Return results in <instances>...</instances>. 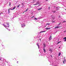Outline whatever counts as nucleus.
I'll list each match as a JSON object with an SVG mask.
<instances>
[{
	"label": "nucleus",
	"mask_w": 66,
	"mask_h": 66,
	"mask_svg": "<svg viewBox=\"0 0 66 66\" xmlns=\"http://www.w3.org/2000/svg\"><path fill=\"white\" fill-rule=\"evenodd\" d=\"M16 6H14V7L13 8V9H11V10H15V9H16Z\"/></svg>",
	"instance_id": "f257e3e1"
},
{
	"label": "nucleus",
	"mask_w": 66,
	"mask_h": 66,
	"mask_svg": "<svg viewBox=\"0 0 66 66\" xmlns=\"http://www.w3.org/2000/svg\"><path fill=\"white\" fill-rule=\"evenodd\" d=\"M49 51L51 52H52V50L51 48H50L49 50Z\"/></svg>",
	"instance_id": "f03ea898"
},
{
	"label": "nucleus",
	"mask_w": 66,
	"mask_h": 66,
	"mask_svg": "<svg viewBox=\"0 0 66 66\" xmlns=\"http://www.w3.org/2000/svg\"><path fill=\"white\" fill-rule=\"evenodd\" d=\"M38 4H39V3L37 2L35 4H34L33 5H38Z\"/></svg>",
	"instance_id": "7ed1b4c3"
},
{
	"label": "nucleus",
	"mask_w": 66,
	"mask_h": 66,
	"mask_svg": "<svg viewBox=\"0 0 66 66\" xmlns=\"http://www.w3.org/2000/svg\"><path fill=\"white\" fill-rule=\"evenodd\" d=\"M52 36H50V37L49 38L50 40H51V39H52Z\"/></svg>",
	"instance_id": "20e7f679"
},
{
	"label": "nucleus",
	"mask_w": 66,
	"mask_h": 66,
	"mask_svg": "<svg viewBox=\"0 0 66 66\" xmlns=\"http://www.w3.org/2000/svg\"><path fill=\"white\" fill-rule=\"evenodd\" d=\"M46 30H50L51 29V28H47L46 29Z\"/></svg>",
	"instance_id": "39448f33"
},
{
	"label": "nucleus",
	"mask_w": 66,
	"mask_h": 66,
	"mask_svg": "<svg viewBox=\"0 0 66 66\" xmlns=\"http://www.w3.org/2000/svg\"><path fill=\"white\" fill-rule=\"evenodd\" d=\"M43 50L44 51V53H46V50H45V48H44Z\"/></svg>",
	"instance_id": "423d86ee"
},
{
	"label": "nucleus",
	"mask_w": 66,
	"mask_h": 66,
	"mask_svg": "<svg viewBox=\"0 0 66 66\" xmlns=\"http://www.w3.org/2000/svg\"><path fill=\"white\" fill-rule=\"evenodd\" d=\"M11 9L10 8L8 9L9 14H10V10H11Z\"/></svg>",
	"instance_id": "0eeeda50"
},
{
	"label": "nucleus",
	"mask_w": 66,
	"mask_h": 66,
	"mask_svg": "<svg viewBox=\"0 0 66 66\" xmlns=\"http://www.w3.org/2000/svg\"><path fill=\"white\" fill-rule=\"evenodd\" d=\"M60 27H59V26H57V27H55V28H60Z\"/></svg>",
	"instance_id": "6e6552de"
},
{
	"label": "nucleus",
	"mask_w": 66,
	"mask_h": 66,
	"mask_svg": "<svg viewBox=\"0 0 66 66\" xmlns=\"http://www.w3.org/2000/svg\"><path fill=\"white\" fill-rule=\"evenodd\" d=\"M37 46H38V48H39V46L38 45V43H37Z\"/></svg>",
	"instance_id": "1a4fd4ad"
},
{
	"label": "nucleus",
	"mask_w": 66,
	"mask_h": 66,
	"mask_svg": "<svg viewBox=\"0 0 66 66\" xmlns=\"http://www.w3.org/2000/svg\"><path fill=\"white\" fill-rule=\"evenodd\" d=\"M61 53H59V56H60V55H61Z\"/></svg>",
	"instance_id": "9d476101"
},
{
	"label": "nucleus",
	"mask_w": 66,
	"mask_h": 66,
	"mask_svg": "<svg viewBox=\"0 0 66 66\" xmlns=\"http://www.w3.org/2000/svg\"><path fill=\"white\" fill-rule=\"evenodd\" d=\"M3 25L4 26L5 28H6V27H7V26H6L4 25V24H3Z\"/></svg>",
	"instance_id": "9b49d317"
},
{
	"label": "nucleus",
	"mask_w": 66,
	"mask_h": 66,
	"mask_svg": "<svg viewBox=\"0 0 66 66\" xmlns=\"http://www.w3.org/2000/svg\"><path fill=\"white\" fill-rule=\"evenodd\" d=\"M20 4H19L18 5V6H17V7H19V6H20Z\"/></svg>",
	"instance_id": "f8f14e48"
},
{
	"label": "nucleus",
	"mask_w": 66,
	"mask_h": 66,
	"mask_svg": "<svg viewBox=\"0 0 66 66\" xmlns=\"http://www.w3.org/2000/svg\"><path fill=\"white\" fill-rule=\"evenodd\" d=\"M46 32L45 31H42L40 32V33H43V32Z\"/></svg>",
	"instance_id": "ddd939ff"
},
{
	"label": "nucleus",
	"mask_w": 66,
	"mask_h": 66,
	"mask_svg": "<svg viewBox=\"0 0 66 66\" xmlns=\"http://www.w3.org/2000/svg\"><path fill=\"white\" fill-rule=\"evenodd\" d=\"M56 12V11H53V13H55Z\"/></svg>",
	"instance_id": "4468645a"
},
{
	"label": "nucleus",
	"mask_w": 66,
	"mask_h": 66,
	"mask_svg": "<svg viewBox=\"0 0 66 66\" xmlns=\"http://www.w3.org/2000/svg\"><path fill=\"white\" fill-rule=\"evenodd\" d=\"M50 23H47L46 24V25H50Z\"/></svg>",
	"instance_id": "2eb2a0df"
},
{
	"label": "nucleus",
	"mask_w": 66,
	"mask_h": 66,
	"mask_svg": "<svg viewBox=\"0 0 66 66\" xmlns=\"http://www.w3.org/2000/svg\"><path fill=\"white\" fill-rule=\"evenodd\" d=\"M61 41H60L59 42H58L57 43V44H59V43H61Z\"/></svg>",
	"instance_id": "dca6fc26"
},
{
	"label": "nucleus",
	"mask_w": 66,
	"mask_h": 66,
	"mask_svg": "<svg viewBox=\"0 0 66 66\" xmlns=\"http://www.w3.org/2000/svg\"><path fill=\"white\" fill-rule=\"evenodd\" d=\"M9 6H11V2H9Z\"/></svg>",
	"instance_id": "f3484780"
},
{
	"label": "nucleus",
	"mask_w": 66,
	"mask_h": 66,
	"mask_svg": "<svg viewBox=\"0 0 66 66\" xmlns=\"http://www.w3.org/2000/svg\"><path fill=\"white\" fill-rule=\"evenodd\" d=\"M64 22H66V21H63L62 22L63 23H64Z\"/></svg>",
	"instance_id": "a211bd4d"
},
{
	"label": "nucleus",
	"mask_w": 66,
	"mask_h": 66,
	"mask_svg": "<svg viewBox=\"0 0 66 66\" xmlns=\"http://www.w3.org/2000/svg\"><path fill=\"white\" fill-rule=\"evenodd\" d=\"M42 10V8L38 9V10Z\"/></svg>",
	"instance_id": "6ab92c4d"
},
{
	"label": "nucleus",
	"mask_w": 66,
	"mask_h": 66,
	"mask_svg": "<svg viewBox=\"0 0 66 66\" xmlns=\"http://www.w3.org/2000/svg\"><path fill=\"white\" fill-rule=\"evenodd\" d=\"M35 18V20H37V18Z\"/></svg>",
	"instance_id": "aec40b11"
},
{
	"label": "nucleus",
	"mask_w": 66,
	"mask_h": 66,
	"mask_svg": "<svg viewBox=\"0 0 66 66\" xmlns=\"http://www.w3.org/2000/svg\"><path fill=\"white\" fill-rule=\"evenodd\" d=\"M63 39H66V37H65Z\"/></svg>",
	"instance_id": "412c9836"
},
{
	"label": "nucleus",
	"mask_w": 66,
	"mask_h": 66,
	"mask_svg": "<svg viewBox=\"0 0 66 66\" xmlns=\"http://www.w3.org/2000/svg\"><path fill=\"white\" fill-rule=\"evenodd\" d=\"M63 64H65V62H64V61H63Z\"/></svg>",
	"instance_id": "4be33fe9"
},
{
	"label": "nucleus",
	"mask_w": 66,
	"mask_h": 66,
	"mask_svg": "<svg viewBox=\"0 0 66 66\" xmlns=\"http://www.w3.org/2000/svg\"><path fill=\"white\" fill-rule=\"evenodd\" d=\"M21 26H22V27H23V25H22V24H21Z\"/></svg>",
	"instance_id": "5701e85b"
},
{
	"label": "nucleus",
	"mask_w": 66,
	"mask_h": 66,
	"mask_svg": "<svg viewBox=\"0 0 66 66\" xmlns=\"http://www.w3.org/2000/svg\"><path fill=\"white\" fill-rule=\"evenodd\" d=\"M1 14H3V13H0V15H1Z\"/></svg>",
	"instance_id": "b1692460"
},
{
	"label": "nucleus",
	"mask_w": 66,
	"mask_h": 66,
	"mask_svg": "<svg viewBox=\"0 0 66 66\" xmlns=\"http://www.w3.org/2000/svg\"><path fill=\"white\" fill-rule=\"evenodd\" d=\"M64 62H66V60H65L64 59Z\"/></svg>",
	"instance_id": "393cba45"
},
{
	"label": "nucleus",
	"mask_w": 66,
	"mask_h": 66,
	"mask_svg": "<svg viewBox=\"0 0 66 66\" xmlns=\"http://www.w3.org/2000/svg\"><path fill=\"white\" fill-rule=\"evenodd\" d=\"M36 1V0H33L34 1Z\"/></svg>",
	"instance_id": "a878e982"
},
{
	"label": "nucleus",
	"mask_w": 66,
	"mask_h": 66,
	"mask_svg": "<svg viewBox=\"0 0 66 66\" xmlns=\"http://www.w3.org/2000/svg\"><path fill=\"white\" fill-rule=\"evenodd\" d=\"M60 24H61V23H60L59 24V25H60Z\"/></svg>",
	"instance_id": "bb28decb"
},
{
	"label": "nucleus",
	"mask_w": 66,
	"mask_h": 66,
	"mask_svg": "<svg viewBox=\"0 0 66 66\" xmlns=\"http://www.w3.org/2000/svg\"><path fill=\"white\" fill-rule=\"evenodd\" d=\"M49 9H49H50V7H49L48 8Z\"/></svg>",
	"instance_id": "cd10ccee"
},
{
	"label": "nucleus",
	"mask_w": 66,
	"mask_h": 66,
	"mask_svg": "<svg viewBox=\"0 0 66 66\" xmlns=\"http://www.w3.org/2000/svg\"><path fill=\"white\" fill-rule=\"evenodd\" d=\"M26 11H28V9H27L26 10Z\"/></svg>",
	"instance_id": "c85d7f7f"
},
{
	"label": "nucleus",
	"mask_w": 66,
	"mask_h": 66,
	"mask_svg": "<svg viewBox=\"0 0 66 66\" xmlns=\"http://www.w3.org/2000/svg\"><path fill=\"white\" fill-rule=\"evenodd\" d=\"M21 5H23V3H22L21 4Z\"/></svg>",
	"instance_id": "c756f323"
},
{
	"label": "nucleus",
	"mask_w": 66,
	"mask_h": 66,
	"mask_svg": "<svg viewBox=\"0 0 66 66\" xmlns=\"http://www.w3.org/2000/svg\"><path fill=\"white\" fill-rule=\"evenodd\" d=\"M39 40H40V41H41V39H39Z\"/></svg>",
	"instance_id": "7c9ffc66"
},
{
	"label": "nucleus",
	"mask_w": 66,
	"mask_h": 66,
	"mask_svg": "<svg viewBox=\"0 0 66 66\" xmlns=\"http://www.w3.org/2000/svg\"><path fill=\"white\" fill-rule=\"evenodd\" d=\"M27 11L26 10V11H24V12H27Z\"/></svg>",
	"instance_id": "2f4dec72"
},
{
	"label": "nucleus",
	"mask_w": 66,
	"mask_h": 66,
	"mask_svg": "<svg viewBox=\"0 0 66 66\" xmlns=\"http://www.w3.org/2000/svg\"><path fill=\"white\" fill-rule=\"evenodd\" d=\"M48 0H46V1H48Z\"/></svg>",
	"instance_id": "473e14b6"
},
{
	"label": "nucleus",
	"mask_w": 66,
	"mask_h": 66,
	"mask_svg": "<svg viewBox=\"0 0 66 66\" xmlns=\"http://www.w3.org/2000/svg\"><path fill=\"white\" fill-rule=\"evenodd\" d=\"M65 41H66V40H64V42H65Z\"/></svg>",
	"instance_id": "72a5a7b5"
},
{
	"label": "nucleus",
	"mask_w": 66,
	"mask_h": 66,
	"mask_svg": "<svg viewBox=\"0 0 66 66\" xmlns=\"http://www.w3.org/2000/svg\"><path fill=\"white\" fill-rule=\"evenodd\" d=\"M7 24L8 25H9V24Z\"/></svg>",
	"instance_id": "f704fd0d"
},
{
	"label": "nucleus",
	"mask_w": 66,
	"mask_h": 66,
	"mask_svg": "<svg viewBox=\"0 0 66 66\" xmlns=\"http://www.w3.org/2000/svg\"><path fill=\"white\" fill-rule=\"evenodd\" d=\"M34 17V16H33L32 17L33 18V17Z\"/></svg>",
	"instance_id": "c9c22d12"
},
{
	"label": "nucleus",
	"mask_w": 66,
	"mask_h": 66,
	"mask_svg": "<svg viewBox=\"0 0 66 66\" xmlns=\"http://www.w3.org/2000/svg\"><path fill=\"white\" fill-rule=\"evenodd\" d=\"M66 32V31H64V32Z\"/></svg>",
	"instance_id": "e433bc0d"
},
{
	"label": "nucleus",
	"mask_w": 66,
	"mask_h": 66,
	"mask_svg": "<svg viewBox=\"0 0 66 66\" xmlns=\"http://www.w3.org/2000/svg\"><path fill=\"white\" fill-rule=\"evenodd\" d=\"M44 47H45V45H44Z\"/></svg>",
	"instance_id": "4c0bfd02"
},
{
	"label": "nucleus",
	"mask_w": 66,
	"mask_h": 66,
	"mask_svg": "<svg viewBox=\"0 0 66 66\" xmlns=\"http://www.w3.org/2000/svg\"><path fill=\"white\" fill-rule=\"evenodd\" d=\"M41 32H40L39 33V34H40V33Z\"/></svg>",
	"instance_id": "58836bf2"
},
{
	"label": "nucleus",
	"mask_w": 66,
	"mask_h": 66,
	"mask_svg": "<svg viewBox=\"0 0 66 66\" xmlns=\"http://www.w3.org/2000/svg\"><path fill=\"white\" fill-rule=\"evenodd\" d=\"M0 60H1V58H0Z\"/></svg>",
	"instance_id": "ea45409f"
},
{
	"label": "nucleus",
	"mask_w": 66,
	"mask_h": 66,
	"mask_svg": "<svg viewBox=\"0 0 66 66\" xmlns=\"http://www.w3.org/2000/svg\"><path fill=\"white\" fill-rule=\"evenodd\" d=\"M65 10H66V9H65Z\"/></svg>",
	"instance_id": "a19ab883"
},
{
	"label": "nucleus",
	"mask_w": 66,
	"mask_h": 66,
	"mask_svg": "<svg viewBox=\"0 0 66 66\" xmlns=\"http://www.w3.org/2000/svg\"><path fill=\"white\" fill-rule=\"evenodd\" d=\"M9 31H10V30H9Z\"/></svg>",
	"instance_id": "79ce46f5"
},
{
	"label": "nucleus",
	"mask_w": 66,
	"mask_h": 66,
	"mask_svg": "<svg viewBox=\"0 0 66 66\" xmlns=\"http://www.w3.org/2000/svg\"><path fill=\"white\" fill-rule=\"evenodd\" d=\"M59 48H60L61 47H59Z\"/></svg>",
	"instance_id": "37998d69"
},
{
	"label": "nucleus",
	"mask_w": 66,
	"mask_h": 66,
	"mask_svg": "<svg viewBox=\"0 0 66 66\" xmlns=\"http://www.w3.org/2000/svg\"><path fill=\"white\" fill-rule=\"evenodd\" d=\"M18 61H17V63H18Z\"/></svg>",
	"instance_id": "c03bdc74"
},
{
	"label": "nucleus",
	"mask_w": 66,
	"mask_h": 66,
	"mask_svg": "<svg viewBox=\"0 0 66 66\" xmlns=\"http://www.w3.org/2000/svg\"><path fill=\"white\" fill-rule=\"evenodd\" d=\"M33 18V17H32L31 18Z\"/></svg>",
	"instance_id": "a18cd8bd"
},
{
	"label": "nucleus",
	"mask_w": 66,
	"mask_h": 66,
	"mask_svg": "<svg viewBox=\"0 0 66 66\" xmlns=\"http://www.w3.org/2000/svg\"><path fill=\"white\" fill-rule=\"evenodd\" d=\"M54 66H56V65H54Z\"/></svg>",
	"instance_id": "49530a36"
}]
</instances>
